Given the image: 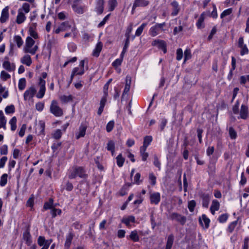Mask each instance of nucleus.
I'll list each match as a JSON object with an SVG mask.
<instances>
[{
  "mask_svg": "<svg viewBox=\"0 0 249 249\" xmlns=\"http://www.w3.org/2000/svg\"><path fill=\"white\" fill-rule=\"evenodd\" d=\"M114 126V121H109L107 124L106 130L108 132H110L112 131Z\"/></svg>",
  "mask_w": 249,
  "mask_h": 249,
  "instance_id": "5fc2aeb1",
  "label": "nucleus"
},
{
  "mask_svg": "<svg viewBox=\"0 0 249 249\" xmlns=\"http://www.w3.org/2000/svg\"><path fill=\"white\" fill-rule=\"evenodd\" d=\"M171 218L173 220H176L182 225H183L186 221V218L185 216L175 213H172L171 215Z\"/></svg>",
  "mask_w": 249,
  "mask_h": 249,
  "instance_id": "9b49d317",
  "label": "nucleus"
},
{
  "mask_svg": "<svg viewBox=\"0 0 249 249\" xmlns=\"http://www.w3.org/2000/svg\"><path fill=\"white\" fill-rule=\"evenodd\" d=\"M129 238L134 242H138L140 238L137 230H134L131 231L129 235Z\"/></svg>",
  "mask_w": 249,
  "mask_h": 249,
  "instance_id": "2f4dec72",
  "label": "nucleus"
},
{
  "mask_svg": "<svg viewBox=\"0 0 249 249\" xmlns=\"http://www.w3.org/2000/svg\"><path fill=\"white\" fill-rule=\"evenodd\" d=\"M248 107L245 105H242L240 111V117L243 119H246L248 117Z\"/></svg>",
  "mask_w": 249,
  "mask_h": 249,
  "instance_id": "aec40b11",
  "label": "nucleus"
},
{
  "mask_svg": "<svg viewBox=\"0 0 249 249\" xmlns=\"http://www.w3.org/2000/svg\"><path fill=\"white\" fill-rule=\"evenodd\" d=\"M87 128L86 125L82 124L79 127L78 132L76 134L77 139L81 137H83L85 135L86 131Z\"/></svg>",
  "mask_w": 249,
  "mask_h": 249,
  "instance_id": "412c9836",
  "label": "nucleus"
},
{
  "mask_svg": "<svg viewBox=\"0 0 249 249\" xmlns=\"http://www.w3.org/2000/svg\"><path fill=\"white\" fill-rule=\"evenodd\" d=\"M174 240V236L171 234L167 238L165 249H171Z\"/></svg>",
  "mask_w": 249,
  "mask_h": 249,
  "instance_id": "7c9ffc66",
  "label": "nucleus"
},
{
  "mask_svg": "<svg viewBox=\"0 0 249 249\" xmlns=\"http://www.w3.org/2000/svg\"><path fill=\"white\" fill-rule=\"evenodd\" d=\"M30 11V6L28 3H23L21 8L18 11V15L16 18V22L18 24H21L25 21L26 17L25 14L28 13Z\"/></svg>",
  "mask_w": 249,
  "mask_h": 249,
  "instance_id": "f03ea898",
  "label": "nucleus"
},
{
  "mask_svg": "<svg viewBox=\"0 0 249 249\" xmlns=\"http://www.w3.org/2000/svg\"><path fill=\"white\" fill-rule=\"evenodd\" d=\"M84 65L85 61L84 60L80 61L78 67L74 68L72 71L71 75V80L73 78L75 75H81L84 73Z\"/></svg>",
  "mask_w": 249,
  "mask_h": 249,
  "instance_id": "423d86ee",
  "label": "nucleus"
},
{
  "mask_svg": "<svg viewBox=\"0 0 249 249\" xmlns=\"http://www.w3.org/2000/svg\"><path fill=\"white\" fill-rule=\"evenodd\" d=\"M249 82V75L241 76L240 78V82L241 84H245L246 82Z\"/></svg>",
  "mask_w": 249,
  "mask_h": 249,
  "instance_id": "774afa93",
  "label": "nucleus"
},
{
  "mask_svg": "<svg viewBox=\"0 0 249 249\" xmlns=\"http://www.w3.org/2000/svg\"><path fill=\"white\" fill-rule=\"evenodd\" d=\"M149 179L150 183L153 186L155 185L156 183V177L155 176L153 173H150L149 175Z\"/></svg>",
  "mask_w": 249,
  "mask_h": 249,
  "instance_id": "13d9d810",
  "label": "nucleus"
},
{
  "mask_svg": "<svg viewBox=\"0 0 249 249\" xmlns=\"http://www.w3.org/2000/svg\"><path fill=\"white\" fill-rule=\"evenodd\" d=\"M107 149L111 152H114L115 151V143L113 141H109L107 144Z\"/></svg>",
  "mask_w": 249,
  "mask_h": 249,
  "instance_id": "49530a36",
  "label": "nucleus"
},
{
  "mask_svg": "<svg viewBox=\"0 0 249 249\" xmlns=\"http://www.w3.org/2000/svg\"><path fill=\"white\" fill-rule=\"evenodd\" d=\"M9 18V7L8 6H6L4 8L1 14V16L0 18V22L1 23L5 22Z\"/></svg>",
  "mask_w": 249,
  "mask_h": 249,
  "instance_id": "ddd939ff",
  "label": "nucleus"
},
{
  "mask_svg": "<svg viewBox=\"0 0 249 249\" xmlns=\"http://www.w3.org/2000/svg\"><path fill=\"white\" fill-rule=\"evenodd\" d=\"M147 25L146 23H142L136 30L135 32V36H140L143 32V29Z\"/></svg>",
  "mask_w": 249,
  "mask_h": 249,
  "instance_id": "a18cd8bd",
  "label": "nucleus"
},
{
  "mask_svg": "<svg viewBox=\"0 0 249 249\" xmlns=\"http://www.w3.org/2000/svg\"><path fill=\"white\" fill-rule=\"evenodd\" d=\"M210 200V196L208 195H203L202 196V206L205 208H208Z\"/></svg>",
  "mask_w": 249,
  "mask_h": 249,
  "instance_id": "f704fd0d",
  "label": "nucleus"
},
{
  "mask_svg": "<svg viewBox=\"0 0 249 249\" xmlns=\"http://www.w3.org/2000/svg\"><path fill=\"white\" fill-rule=\"evenodd\" d=\"M38 49L37 45H35V41L31 37H27L25 39V44L23 51L32 55L35 54Z\"/></svg>",
  "mask_w": 249,
  "mask_h": 249,
  "instance_id": "7ed1b4c3",
  "label": "nucleus"
},
{
  "mask_svg": "<svg viewBox=\"0 0 249 249\" xmlns=\"http://www.w3.org/2000/svg\"><path fill=\"white\" fill-rule=\"evenodd\" d=\"M131 82V77L127 76L125 78V85L123 91V95L125 94H127L129 91Z\"/></svg>",
  "mask_w": 249,
  "mask_h": 249,
  "instance_id": "c85d7f7f",
  "label": "nucleus"
},
{
  "mask_svg": "<svg viewBox=\"0 0 249 249\" xmlns=\"http://www.w3.org/2000/svg\"><path fill=\"white\" fill-rule=\"evenodd\" d=\"M14 41L16 43L18 48H20L23 44V40L19 35H15L13 37Z\"/></svg>",
  "mask_w": 249,
  "mask_h": 249,
  "instance_id": "c756f323",
  "label": "nucleus"
},
{
  "mask_svg": "<svg viewBox=\"0 0 249 249\" xmlns=\"http://www.w3.org/2000/svg\"><path fill=\"white\" fill-rule=\"evenodd\" d=\"M0 77L2 79L5 81L10 78V75L5 71H2L0 72Z\"/></svg>",
  "mask_w": 249,
  "mask_h": 249,
  "instance_id": "0e129e2a",
  "label": "nucleus"
},
{
  "mask_svg": "<svg viewBox=\"0 0 249 249\" xmlns=\"http://www.w3.org/2000/svg\"><path fill=\"white\" fill-rule=\"evenodd\" d=\"M6 119L3 114L2 111L0 110V123L2 125H3V128L4 130H6Z\"/></svg>",
  "mask_w": 249,
  "mask_h": 249,
  "instance_id": "e433bc0d",
  "label": "nucleus"
},
{
  "mask_svg": "<svg viewBox=\"0 0 249 249\" xmlns=\"http://www.w3.org/2000/svg\"><path fill=\"white\" fill-rule=\"evenodd\" d=\"M103 47V44L101 42H98L92 52V55L95 57H98Z\"/></svg>",
  "mask_w": 249,
  "mask_h": 249,
  "instance_id": "a878e982",
  "label": "nucleus"
},
{
  "mask_svg": "<svg viewBox=\"0 0 249 249\" xmlns=\"http://www.w3.org/2000/svg\"><path fill=\"white\" fill-rule=\"evenodd\" d=\"M232 8H229L225 10L220 15V18H221L230 15L232 13Z\"/></svg>",
  "mask_w": 249,
  "mask_h": 249,
  "instance_id": "bf43d9fd",
  "label": "nucleus"
},
{
  "mask_svg": "<svg viewBox=\"0 0 249 249\" xmlns=\"http://www.w3.org/2000/svg\"><path fill=\"white\" fill-rule=\"evenodd\" d=\"M8 175L7 174H3L0 178V186L1 187L4 186L7 182Z\"/></svg>",
  "mask_w": 249,
  "mask_h": 249,
  "instance_id": "ea45409f",
  "label": "nucleus"
},
{
  "mask_svg": "<svg viewBox=\"0 0 249 249\" xmlns=\"http://www.w3.org/2000/svg\"><path fill=\"white\" fill-rule=\"evenodd\" d=\"M104 0H98L95 7V11L98 15H101L104 11Z\"/></svg>",
  "mask_w": 249,
  "mask_h": 249,
  "instance_id": "b1692460",
  "label": "nucleus"
},
{
  "mask_svg": "<svg viewBox=\"0 0 249 249\" xmlns=\"http://www.w3.org/2000/svg\"><path fill=\"white\" fill-rule=\"evenodd\" d=\"M165 25V23H156L155 26L151 27L149 30V34L152 36H155L160 34V31H163V27Z\"/></svg>",
  "mask_w": 249,
  "mask_h": 249,
  "instance_id": "0eeeda50",
  "label": "nucleus"
},
{
  "mask_svg": "<svg viewBox=\"0 0 249 249\" xmlns=\"http://www.w3.org/2000/svg\"><path fill=\"white\" fill-rule=\"evenodd\" d=\"M17 118L15 116L13 117L9 121V124L11 125L12 131H15L17 128Z\"/></svg>",
  "mask_w": 249,
  "mask_h": 249,
  "instance_id": "58836bf2",
  "label": "nucleus"
},
{
  "mask_svg": "<svg viewBox=\"0 0 249 249\" xmlns=\"http://www.w3.org/2000/svg\"><path fill=\"white\" fill-rule=\"evenodd\" d=\"M229 133L230 138L231 139H235L237 137V133L233 127H230L229 130Z\"/></svg>",
  "mask_w": 249,
  "mask_h": 249,
  "instance_id": "de8ad7c7",
  "label": "nucleus"
},
{
  "mask_svg": "<svg viewBox=\"0 0 249 249\" xmlns=\"http://www.w3.org/2000/svg\"><path fill=\"white\" fill-rule=\"evenodd\" d=\"M15 107L14 105H11L7 106L5 108V112L6 114L13 113L15 112Z\"/></svg>",
  "mask_w": 249,
  "mask_h": 249,
  "instance_id": "603ef678",
  "label": "nucleus"
},
{
  "mask_svg": "<svg viewBox=\"0 0 249 249\" xmlns=\"http://www.w3.org/2000/svg\"><path fill=\"white\" fill-rule=\"evenodd\" d=\"M125 161V159L123 157L122 154H120L116 157V162L117 165L119 167H121L123 166Z\"/></svg>",
  "mask_w": 249,
  "mask_h": 249,
  "instance_id": "c9c22d12",
  "label": "nucleus"
},
{
  "mask_svg": "<svg viewBox=\"0 0 249 249\" xmlns=\"http://www.w3.org/2000/svg\"><path fill=\"white\" fill-rule=\"evenodd\" d=\"M133 30V24L130 23V25L127 28L125 36L126 38H130V34L132 32Z\"/></svg>",
  "mask_w": 249,
  "mask_h": 249,
  "instance_id": "e2e57ef3",
  "label": "nucleus"
},
{
  "mask_svg": "<svg viewBox=\"0 0 249 249\" xmlns=\"http://www.w3.org/2000/svg\"><path fill=\"white\" fill-rule=\"evenodd\" d=\"M29 34L30 36H28V37H31L33 39H36L38 38L37 33L32 27H30L29 28Z\"/></svg>",
  "mask_w": 249,
  "mask_h": 249,
  "instance_id": "4c0bfd02",
  "label": "nucleus"
},
{
  "mask_svg": "<svg viewBox=\"0 0 249 249\" xmlns=\"http://www.w3.org/2000/svg\"><path fill=\"white\" fill-rule=\"evenodd\" d=\"M73 96L71 95H61L59 99L60 101L62 103H66L71 101H72L73 100Z\"/></svg>",
  "mask_w": 249,
  "mask_h": 249,
  "instance_id": "473e14b6",
  "label": "nucleus"
},
{
  "mask_svg": "<svg viewBox=\"0 0 249 249\" xmlns=\"http://www.w3.org/2000/svg\"><path fill=\"white\" fill-rule=\"evenodd\" d=\"M37 242L38 245L41 247L40 249H48L53 240L51 239L46 240L44 236H39L37 238Z\"/></svg>",
  "mask_w": 249,
  "mask_h": 249,
  "instance_id": "39448f33",
  "label": "nucleus"
},
{
  "mask_svg": "<svg viewBox=\"0 0 249 249\" xmlns=\"http://www.w3.org/2000/svg\"><path fill=\"white\" fill-rule=\"evenodd\" d=\"M62 211L59 209L53 208L52 209L51 213L52 214L53 217H55L57 214L60 215L61 214Z\"/></svg>",
  "mask_w": 249,
  "mask_h": 249,
  "instance_id": "6e6d98bb",
  "label": "nucleus"
},
{
  "mask_svg": "<svg viewBox=\"0 0 249 249\" xmlns=\"http://www.w3.org/2000/svg\"><path fill=\"white\" fill-rule=\"evenodd\" d=\"M150 202L152 204H158L160 200V195L158 192L154 193L150 195Z\"/></svg>",
  "mask_w": 249,
  "mask_h": 249,
  "instance_id": "a211bd4d",
  "label": "nucleus"
},
{
  "mask_svg": "<svg viewBox=\"0 0 249 249\" xmlns=\"http://www.w3.org/2000/svg\"><path fill=\"white\" fill-rule=\"evenodd\" d=\"M72 8L73 10L76 13L78 14H82L84 13L85 12V7L84 6L78 5V4H73L72 6Z\"/></svg>",
  "mask_w": 249,
  "mask_h": 249,
  "instance_id": "cd10ccee",
  "label": "nucleus"
},
{
  "mask_svg": "<svg viewBox=\"0 0 249 249\" xmlns=\"http://www.w3.org/2000/svg\"><path fill=\"white\" fill-rule=\"evenodd\" d=\"M109 11H112L117 6V2L116 0H109L108 1Z\"/></svg>",
  "mask_w": 249,
  "mask_h": 249,
  "instance_id": "c03bdc74",
  "label": "nucleus"
},
{
  "mask_svg": "<svg viewBox=\"0 0 249 249\" xmlns=\"http://www.w3.org/2000/svg\"><path fill=\"white\" fill-rule=\"evenodd\" d=\"M199 223L205 229H208L209 227L210 220L207 216L203 214L199 219Z\"/></svg>",
  "mask_w": 249,
  "mask_h": 249,
  "instance_id": "4468645a",
  "label": "nucleus"
},
{
  "mask_svg": "<svg viewBox=\"0 0 249 249\" xmlns=\"http://www.w3.org/2000/svg\"><path fill=\"white\" fill-rule=\"evenodd\" d=\"M147 147L145 146H142L140 148V153L142 156V160L145 161L148 156V153L146 152Z\"/></svg>",
  "mask_w": 249,
  "mask_h": 249,
  "instance_id": "72a5a7b5",
  "label": "nucleus"
},
{
  "mask_svg": "<svg viewBox=\"0 0 249 249\" xmlns=\"http://www.w3.org/2000/svg\"><path fill=\"white\" fill-rule=\"evenodd\" d=\"M220 207V204L217 200H213L211 206L210 207V211L211 213L214 215L215 212L218 211Z\"/></svg>",
  "mask_w": 249,
  "mask_h": 249,
  "instance_id": "bb28decb",
  "label": "nucleus"
},
{
  "mask_svg": "<svg viewBox=\"0 0 249 249\" xmlns=\"http://www.w3.org/2000/svg\"><path fill=\"white\" fill-rule=\"evenodd\" d=\"M20 62L29 67L31 65L32 61L31 57L29 54H25L20 59Z\"/></svg>",
  "mask_w": 249,
  "mask_h": 249,
  "instance_id": "393cba45",
  "label": "nucleus"
},
{
  "mask_svg": "<svg viewBox=\"0 0 249 249\" xmlns=\"http://www.w3.org/2000/svg\"><path fill=\"white\" fill-rule=\"evenodd\" d=\"M135 217L133 215L124 216L121 220V222L124 224L127 227L131 226L130 223H135Z\"/></svg>",
  "mask_w": 249,
  "mask_h": 249,
  "instance_id": "2eb2a0df",
  "label": "nucleus"
},
{
  "mask_svg": "<svg viewBox=\"0 0 249 249\" xmlns=\"http://www.w3.org/2000/svg\"><path fill=\"white\" fill-rule=\"evenodd\" d=\"M204 20V14L202 13L200 17L199 18L197 22H196V26L198 28L200 29L203 27V23Z\"/></svg>",
  "mask_w": 249,
  "mask_h": 249,
  "instance_id": "79ce46f5",
  "label": "nucleus"
},
{
  "mask_svg": "<svg viewBox=\"0 0 249 249\" xmlns=\"http://www.w3.org/2000/svg\"><path fill=\"white\" fill-rule=\"evenodd\" d=\"M53 199L50 198L48 202H46L44 203L43 208L45 210H48L52 209L53 205Z\"/></svg>",
  "mask_w": 249,
  "mask_h": 249,
  "instance_id": "09e8293b",
  "label": "nucleus"
},
{
  "mask_svg": "<svg viewBox=\"0 0 249 249\" xmlns=\"http://www.w3.org/2000/svg\"><path fill=\"white\" fill-rule=\"evenodd\" d=\"M50 111L51 113L56 117L62 116L63 111L58 106V103L56 100H53L50 105Z\"/></svg>",
  "mask_w": 249,
  "mask_h": 249,
  "instance_id": "20e7f679",
  "label": "nucleus"
},
{
  "mask_svg": "<svg viewBox=\"0 0 249 249\" xmlns=\"http://www.w3.org/2000/svg\"><path fill=\"white\" fill-rule=\"evenodd\" d=\"M152 45L157 46L162 50L164 53L167 52L165 42L163 40H155L153 41Z\"/></svg>",
  "mask_w": 249,
  "mask_h": 249,
  "instance_id": "dca6fc26",
  "label": "nucleus"
},
{
  "mask_svg": "<svg viewBox=\"0 0 249 249\" xmlns=\"http://www.w3.org/2000/svg\"><path fill=\"white\" fill-rule=\"evenodd\" d=\"M149 4V2L146 0H135L132 9L133 13L135 8L137 7H144Z\"/></svg>",
  "mask_w": 249,
  "mask_h": 249,
  "instance_id": "f3484780",
  "label": "nucleus"
},
{
  "mask_svg": "<svg viewBox=\"0 0 249 249\" xmlns=\"http://www.w3.org/2000/svg\"><path fill=\"white\" fill-rule=\"evenodd\" d=\"M228 215L226 213L222 214L219 216L218 218V221L220 223H225L228 219Z\"/></svg>",
  "mask_w": 249,
  "mask_h": 249,
  "instance_id": "680f3d73",
  "label": "nucleus"
},
{
  "mask_svg": "<svg viewBox=\"0 0 249 249\" xmlns=\"http://www.w3.org/2000/svg\"><path fill=\"white\" fill-rule=\"evenodd\" d=\"M46 82L42 78H39V81L38 85L39 86V89L36 97L38 99L42 98L45 93L46 87H45Z\"/></svg>",
  "mask_w": 249,
  "mask_h": 249,
  "instance_id": "6e6552de",
  "label": "nucleus"
},
{
  "mask_svg": "<svg viewBox=\"0 0 249 249\" xmlns=\"http://www.w3.org/2000/svg\"><path fill=\"white\" fill-rule=\"evenodd\" d=\"M88 175L85 169L80 166H75L72 167L69 171L68 177L70 179H73L78 177L80 178H85Z\"/></svg>",
  "mask_w": 249,
  "mask_h": 249,
  "instance_id": "f257e3e1",
  "label": "nucleus"
},
{
  "mask_svg": "<svg viewBox=\"0 0 249 249\" xmlns=\"http://www.w3.org/2000/svg\"><path fill=\"white\" fill-rule=\"evenodd\" d=\"M36 92V89L34 86L31 87L24 93V99L25 101L29 100L32 98Z\"/></svg>",
  "mask_w": 249,
  "mask_h": 249,
  "instance_id": "1a4fd4ad",
  "label": "nucleus"
},
{
  "mask_svg": "<svg viewBox=\"0 0 249 249\" xmlns=\"http://www.w3.org/2000/svg\"><path fill=\"white\" fill-rule=\"evenodd\" d=\"M3 68L8 71H12L15 70L16 66L8 61H4L2 64Z\"/></svg>",
  "mask_w": 249,
  "mask_h": 249,
  "instance_id": "4be33fe9",
  "label": "nucleus"
},
{
  "mask_svg": "<svg viewBox=\"0 0 249 249\" xmlns=\"http://www.w3.org/2000/svg\"><path fill=\"white\" fill-rule=\"evenodd\" d=\"M196 203L195 200H192L188 202V209L191 212L194 211Z\"/></svg>",
  "mask_w": 249,
  "mask_h": 249,
  "instance_id": "4d7b16f0",
  "label": "nucleus"
},
{
  "mask_svg": "<svg viewBox=\"0 0 249 249\" xmlns=\"http://www.w3.org/2000/svg\"><path fill=\"white\" fill-rule=\"evenodd\" d=\"M141 174L139 173H137L134 177V183L140 185L142 182V180L140 179Z\"/></svg>",
  "mask_w": 249,
  "mask_h": 249,
  "instance_id": "864d4df0",
  "label": "nucleus"
},
{
  "mask_svg": "<svg viewBox=\"0 0 249 249\" xmlns=\"http://www.w3.org/2000/svg\"><path fill=\"white\" fill-rule=\"evenodd\" d=\"M23 239L27 246H31L32 243L31 235L28 230H26L23 233Z\"/></svg>",
  "mask_w": 249,
  "mask_h": 249,
  "instance_id": "6ab92c4d",
  "label": "nucleus"
},
{
  "mask_svg": "<svg viewBox=\"0 0 249 249\" xmlns=\"http://www.w3.org/2000/svg\"><path fill=\"white\" fill-rule=\"evenodd\" d=\"M237 222L233 221L231 222L228 226V230L230 232H232L237 225Z\"/></svg>",
  "mask_w": 249,
  "mask_h": 249,
  "instance_id": "69168bd1",
  "label": "nucleus"
},
{
  "mask_svg": "<svg viewBox=\"0 0 249 249\" xmlns=\"http://www.w3.org/2000/svg\"><path fill=\"white\" fill-rule=\"evenodd\" d=\"M53 137L55 139H59L62 136V132L60 129L56 130L53 134Z\"/></svg>",
  "mask_w": 249,
  "mask_h": 249,
  "instance_id": "338daca9",
  "label": "nucleus"
},
{
  "mask_svg": "<svg viewBox=\"0 0 249 249\" xmlns=\"http://www.w3.org/2000/svg\"><path fill=\"white\" fill-rule=\"evenodd\" d=\"M70 28L71 25H70L69 22L65 21L62 22L58 27L53 30V32L55 34H59L61 32L68 30Z\"/></svg>",
  "mask_w": 249,
  "mask_h": 249,
  "instance_id": "9d476101",
  "label": "nucleus"
},
{
  "mask_svg": "<svg viewBox=\"0 0 249 249\" xmlns=\"http://www.w3.org/2000/svg\"><path fill=\"white\" fill-rule=\"evenodd\" d=\"M171 5L172 6V12L171 13V15L173 16H177L180 11V7L178 2L177 1L174 0L171 3Z\"/></svg>",
  "mask_w": 249,
  "mask_h": 249,
  "instance_id": "5701e85b",
  "label": "nucleus"
},
{
  "mask_svg": "<svg viewBox=\"0 0 249 249\" xmlns=\"http://www.w3.org/2000/svg\"><path fill=\"white\" fill-rule=\"evenodd\" d=\"M26 86V79L24 78H20L19 80L18 87L20 90H23Z\"/></svg>",
  "mask_w": 249,
  "mask_h": 249,
  "instance_id": "a19ab883",
  "label": "nucleus"
},
{
  "mask_svg": "<svg viewBox=\"0 0 249 249\" xmlns=\"http://www.w3.org/2000/svg\"><path fill=\"white\" fill-rule=\"evenodd\" d=\"M38 127H39L40 129V134H44L45 127V124L44 121L42 120L39 121L38 123Z\"/></svg>",
  "mask_w": 249,
  "mask_h": 249,
  "instance_id": "8fccbe9b",
  "label": "nucleus"
},
{
  "mask_svg": "<svg viewBox=\"0 0 249 249\" xmlns=\"http://www.w3.org/2000/svg\"><path fill=\"white\" fill-rule=\"evenodd\" d=\"M153 138L151 136H146L144 138L143 143L142 146H145L147 147L152 141Z\"/></svg>",
  "mask_w": 249,
  "mask_h": 249,
  "instance_id": "37998d69",
  "label": "nucleus"
},
{
  "mask_svg": "<svg viewBox=\"0 0 249 249\" xmlns=\"http://www.w3.org/2000/svg\"><path fill=\"white\" fill-rule=\"evenodd\" d=\"M74 236V234L71 231H70L67 234L64 244V249H70Z\"/></svg>",
  "mask_w": 249,
  "mask_h": 249,
  "instance_id": "f8f14e48",
  "label": "nucleus"
},
{
  "mask_svg": "<svg viewBox=\"0 0 249 249\" xmlns=\"http://www.w3.org/2000/svg\"><path fill=\"white\" fill-rule=\"evenodd\" d=\"M239 48L241 49L240 54L241 55H244L249 53V50L246 44H244V45Z\"/></svg>",
  "mask_w": 249,
  "mask_h": 249,
  "instance_id": "052dcab7",
  "label": "nucleus"
},
{
  "mask_svg": "<svg viewBox=\"0 0 249 249\" xmlns=\"http://www.w3.org/2000/svg\"><path fill=\"white\" fill-rule=\"evenodd\" d=\"M3 92L2 97L4 98H6L8 96V91L6 90L5 87H3L0 84V94H1Z\"/></svg>",
  "mask_w": 249,
  "mask_h": 249,
  "instance_id": "3c124183",
  "label": "nucleus"
}]
</instances>
